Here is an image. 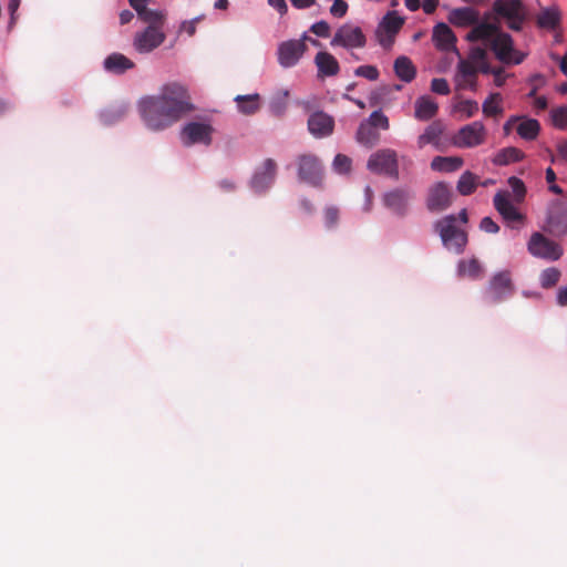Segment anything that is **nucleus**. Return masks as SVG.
<instances>
[{"mask_svg":"<svg viewBox=\"0 0 567 567\" xmlns=\"http://www.w3.org/2000/svg\"><path fill=\"white\" fill-rule=\"evenodd\" d=\"M449 21L455 27L474 25L467 34V40L484 42L499 62L520 64L525 60L526 55L514 48L511 34L504 32L496 23L486 20L480 22L477 10L470 7L453 9L449 13Z\"/></svg>","mask_w":567,"mask_h":567,"instance_id":"1","label":"nucleus"},{"mask_svg":"<svg viewBox=\"0 0 567 567\" xmlns=\"http://www.w3.org/2000/svg\"><path fill=\"white\" fill-rule=\"evenodd\" d=\"M140 114L152 131H163L193 110L188 92L179 83H168L158 95L143 97Z\"/></svg>","mask_w":567,"mask_h":567,"instance_id":"2","label":"nucleus"},{"mask_svg":"<svg viewBox=\"0 0 567 567\" xmlns=\"http://www.w3.org/2000/svg\"><path fill=\"white\" fill-rule=\"evenodd\" d=\"M494 21L501 28L503 20L512 31H522L528 20V10L520 0H495L493 2Z\"/></svg>","mask_w":567,"mask_h":567,"instance_id":"3","label":"nucleus"},{"mask_svg":"<svg viewBox=\"0 0 567 567\" xmlns=\"http://www.w3.org/2000/svg\"><path fill=\"white\" fill-rule=\"evenodd\" d=\"M435 231L440 235L443 246L455 252L462 254L467 244V234L456 226V216L447 215L434 224Z\"/></svg>","mask_w":567,"mask_h":567,"instance_id":"4","label":"nucleus"},{"mask_svg":"<svg viewBox=\"0 0 567 567\" xmlns=\"http://www.w3.org/2000/svg\"><path fill=\"white\" fill-rule=\"evenodd\" d=\"M368 168L375 174L399 179V164L396 152L390 148L380 150L373 153L367 164Z\"/></svg>","mask_w":567,"mask_h":567,"instance_id":"5","label":"nucleus"},{"mask_svg":"<svg viewBox=\"0 0 567 567\" xmlns=\"http://www.w3.org/2000/svg\"><path fill=\"white\" fill-rule=\"evenodd\" d=\"M527 249L532 256L548 261H556L564 254V250L558 243L547 238L542 233H534L530 236Z\"/></svg>","mask_w":567,"mask_h":567,"instance_id":"6","label":"nucleus"},{"mask_svg":"<svg viewBox=\"0 0 567 567\" xmlns=\"http://www.w3.org/2000/svg\"><path fill=\"white\" fill-rule=\"evenodd\" d=\"M486 128L481 121L472 122L461 127L453 136L452 143L461 148H473L485 143Z\"/></svg>","mask_w":567,"mask_h":567,"instance_id":"7","label":"nucleus"},{"mask_svg":"<svg viewBox=\"0 0 567 567\" xmlns=\"http://www.w3.org/2000/svg\"><path fill=\"white\" fill-rule=\"evenodd\" d=\"M453 203L452 188L447 183L437 182L433 184L425 198V206L431 213H441L447 209Z\"/></svg>","mask_w":567,"mask_h":567,"instance_id":"8","label":"nucleus"},{"mask_svg":"<svg viewBox=\"0 0 567 567\" xmlns=\"http://www.w3.org/2000/svg\"><path fill=\"white\" fill-rule=\"evenodd\" d=\"M298 176L300 181L312 186H319L323 179V168L319 158L313 154L298 157Z\"/></svg>","mask_w":567,"mask_h":567,"instance_id":"9","label":"nucleus"},{"mask_svg":"<svg viewBox=\"0 0 567 567\" xmlns=\"http://www.w3.org/2000/svg\"><path fill=\"white\" fill-rule=\"evenodd\" d=\"M306 39L303 34L301 39L284 41L278 47V62L282 68L295 66L307 51Z\"/></svg>","mask_w":567,"mask_h":567,"instance_id":"10","label":"nucleus"},{"mask_svg":"<svg viewBox=\"0 0 567 567\" xmlns=\"http://www.w3.org/2000/svg\"><path fill=\"white\" fill-rule=\"evenodd\" d=\"M365 42L367 39L361 28L352 27L350 24H343L336 31L330 44L331 47L353 49L363 48L365 45Z\"/></svg>","mask_w":567,"mask_h":567,"instance_id":"11","label":"nucleus"},{"mask_svg":"<svg viewBox=\"0 0 567 567\" xmlns=\"http://www.w3.org/2000/svg\"><path fill=\"white\" fill-rule=\"evenodd\" d=\"M166 39L162 29L146 27L134 37L133 47L138 53H150L158 48Z\"/></svg>","mask_w":567,"mask_h":567,"instance_id":"12","label":"nucleus"},{"mask_svg":"<svg viewBox=\"0 0 567 567\" xmlns=\"http://www.w3.org/2000/svg\"><path fill=\"white\" fill-rule=\"evenodd\" d=\"M213 132L214 128L209 124L190 122L184 126L182 131V140L187 146L193 144L209 145L212 143Z\"/></svg>","mask_w":567,"mask_h":567,"instance_id":"13","label":"nucleus"},{"mask_svg":"<svg viewBox=\"0 0 567 567\" xmlns=\"http://www.w3.org/2000/svg\"><path fill=\"white\" fill-rule=\"evenodd\" d=\"M277 164L274 159L267 158L260 168H258L250 182L251 188L256 193L266 192L275 182Z\"/></svg>","mask_w":567,"mask_h":567,"instance_id":"14","label":"nucleus"},{"mask_svg":"<svg viewBox=\"0 0 567 567\" xmlns=\"http://www.w3.org/2000/svg\"><path fill=\"white\" fill-rule=\"evenodd\" d=\"M411 198L412 194L409 189L395 188L383 195V204L393 214L402 217L408 213Z\"/></svg>","mask_w":567,"mask_h":567,"instance_id":"15","label":"nucleus"},{"mask_svg":"<svg viewBox=\"0 0 567 567\" xmlns=\"http://www.w3.org/2000/svg\"><path fill=\"white\" fill-rule=\"evenodd\" d=\"M477 73L478 69L473 62L463 59L460 60L455 74L456 87L460 90L470 89L471 91H476Z\"/></svg>","mask_w":567,"mask_h":567,"instance_id":"16","label":"nucleus"},{"mask_svg":"<svg viewBox=\"0 0 567 567\" xmlns=\"http://www.w3.org/2000/svg\"><path fill=\"white\" fill-rule=\"evenodd\" d=\"M491 300L499 302L513 292V284L509 271L496 274L489 281Z\"/></svg>","mask_w":567,"mask_h":567,"instance_id":"17","label":"nucleus"},{"mask_svg":"<svg viewBox=\"0 0 567 567\" xmlns=\"http://www.w3.org/2000/svg\"><path fill=\"white\" fill-rule=\"evenodd\" d=\"M334 127L333 118L322 111L312 113L308 118L309 132L315 137H326L332 134Z\"/></svg>","mask_w":567,"mask_h":567,"instance_id":"18","label":"nucleus"},{"mask_svg":"<svg viewBox=\"0 0 567 567\" xmlns=\"http://www.w3.org/2000/svg\"><path fill=\"white\" fill-rule=\"evenodd\" d=\"M494 207L507 223H520L524 216L509 200V195L506 192H498L494 196Z\"/></svg>","mask_w":567,"mask_h":567,"instance_id":"19","label":"nucleus"},{"mask_svg":"<svg viewBox=\"0 0 567 567\" xmlns=\"http://www.w3.org/2000/svg\"><path fill=\"white\" fill-rule=\"evenodd\" d=\"M432 39L435 47L441 51L456 50V37L452 29L444 22H440L433 28Z\"/></svg>","mask_w":567,"mask_h":567,"instance_id":"20","label":"nucleus"},{"mask_svg":"<svg viewBox=\"0 0 567 567\" xmlns=\"http://www.w3.org/2000/svg\"><path fill=\"white\" fill-rule=\"evenodd\" d=\"M315 63L318 69V76H334L340 71L338 60L329 52H318L315 58Z\"/></svg>","mask_w":567,"mask_h":567,"instance_id":"21","label":"nucleus"},{"mask_svg":"<svg viewBox=\"0 0 567 567\" xmlns=\"http://www.w3.org/2000/svg\"><path fill=\"white\" fill-rule=\"evenodd\" d=\"M414 106H415L414 116L419 121H429V120L433 118L439 111L437 103L429 95L420 96L415 101Z\"/></svg>","mask_w":567,"mask_h":567,"instance_id":"22","label":"nucleus"},{"mask_svg":"<svg viewBox=\"0 0 567 567\" xmlns=\"http://www.w3.org/2000/svg\"><path fill=\"white\" fill-rule=\"evenodd\" d=\"M134 66V62L122 53H112L104 60V69L114 74H123Z\"/></svg>","mask_w":567,"mask_h":567,"instance_id":"23","label":"nucleus"},{"mask_svg":"<svg viewBox=\"0 0 567 567\" xmlns=\"http://www.w3.org/2000/svg\"><path fill=\"white\" fill-rule=\"evenodd\" d=\"M393 70L395 75L405 83L412 82L416 76V69L414 64L411 59L405 55H401L395 59Z\"/></svg>","mask_w":567,"mask_h":567,"instance_id":"24","label":"nucleus"},{"mask_svg":"<svg viewBox=\"0 0 567 567\" xmlns=\"http://www.w3.org/2000/svg\"><path fill=\"white\" fill-rule=\"evenodd\" d=\"M561 14L556 7L543 9L537 16L536 23L542 29L556 30L560 27Z\"/></svg>","mask_w":567,"mask_h":567,"instance_id":"25","label":"nucleus"},{"mask_svg":"<svg viewBox=\"0 0 567 567\" xmlns=\"http://www.w3.org/2000/svg\"><path fill=\"white\" fill-rule=\"evenodd\" d=\"M463 164V158L458 156H435L431 162V168L437 172H454L460 169Z\"/></svg>","mask_w":567,"mask_h":567,"instance_id":"26","label":"nucleus"},{"mask_svg":"<svg viewBox=\"0 0 567 567\" xmlns=\"http://www.w3.org/2000/svg\"><path fill=\"white\" fill-rule=\"evenodd\" d=\"M516 131L522 138L533 141L539 134L540 124L535 118L520 117V123L517 125Z\"/></svg>","mask_w":567,"mask_h":567,"instance_id":"27","label":"nucleus"},{"mask_svg":"<svg viewBox=\"0 0 567 567\" xmlns=\"http://www.w3.org/2000/svg\"><path fill=\"white\" fill-rule=\"evenodd\" d=\"M404 23V19L400 17L395 11L388 12L381 23L380 29H382L390 38H393L402 28Z\"/></svg>","mask_w":567,"mask_h":567,"instance_id":"28","label":"nucleus"},{"mask_svg":"<svg viewBox=\"0 0 567 567\" xmlns=\"http://www.w3.org/2000/svg\"><path fill=\"white\" fill-rule=\"evenodd\" d=\"M524 158V153L517 147H505L501 150L494 157L495 165L504 166L511 163L519 162Z\"/></svg>","mask_w":567,"mask_h":567,"instance_id":"29","label":"nucleus"},{"mask_svg":"<svg viewBox=\"0 0 567 567\" xmlns=\"http://www.w3.org/2000/svg\"><path fill=\"white\" fill-rule=\"evenodd\" d=\"M443 133V127L440 122L431 123L417 138V146L423 148L427 144H437L440 136Z\"/></svg>","mask_w":567,"mask_h":567,"instance_id":"30","label":"nucleus"},{"mask_svg":"<svg viewBox=\"0 0 567 567\" xmlns=\"http://www.w3.org/2000/svg\"><path fill=\"white\" fill-rule=\"evenodd\" d=\"M235 101L238 110L246 115L255 114L260 109L258 94L237 95Z\"/></svg>","mask_w":567,"mask_h":567,"instance_id":"31","label":"nucleus"},{"mask_svg":"<svg viewBox=\"0 0 567 567\" xmlns=\"http://www.w3.org/2000/svg\"><path fill=\"white\" fill-rule=\"evenodd\" d=\"M478 177L470 171L464 172L456 185L457 192L463 196L473 194L477 187Z\"/></svg>","mask_w":567,"mask_h":567,"instance_id":"32","label":"nucleus"},{"mask_svg":"<svg viewBox=\"0 0 567 567\" xmlns=\"http://www.w3.org/2000/svg\"><path fill=\"white\" fill-rule=\"evenodd\" d=\"M380 138V134L372 127V125L361 123L358 132H357V140L359 143L372 147L374 146Z\"/></svg>","mask_w":567,"mask_h":567,"instance_id":"33","label":"nucleus"},{"mask_svg":"<svg viewBox=\"0 0 567 567\" xmlns=\"http://www.w3.org/2000/svg\"><path fill=\"white\" fill-rule=\"evenodd\" d=\"M460 276H467L472 279H478L482 277V266L480 261L475 258L470 260H461L457 266Z\"/></svg>","mask_w":567,"mask_h":567,"instance_id":"34","label":"nucleus"},{"mask_svg":"<svg viewBox=\"0 0 567 567\" xmlns=\"http://www.w3.org/2000/svg\"><path fill=\"white\" fill-rule=\"evenodd\" d=\"M502 95L492 93L483 103L482 110L485 116H498L503 114Z\"/></svg>","mask_w":567,"mask_h":567,"instance_id":"35","label":"nucleus"},{"mask_svg":"<svg viewBox=\"0 0 567 567\" xmlns=\"http://www.w3.org/2000/svg\"><path fill=\"white\" fill-rule=\"evenodd\" d=\"M140 19L147 23V27L158 28L163 30L165 20H166V13L162 10H153L147 9L143 11V14L140 17Z\"/></svg>","mask_w":567,"mask_h":567,"instance_id":"36","label":"nucleus"},{"mask_svg":"<svg viewBox=\"0 0 567 567\" xmlns=\"http://www.w3.org/2000/svg\"><path fill=\"white\" fill-rule=\"evenodd\" d=\"M561 277V272L556 267L544 269L539 275V282L542 288L549 289L555 287Z\"/></svg>","mask_w":567,"mask_h":567,"instance_id":"37","label":"nucleus"},{"mask_svg":"<svg viewBox=\"0 0 567 567\" xmlns=\"http://www.w3.org/2000/svg\"><path fill=\"white\" fill-rule=\"evenodd\" d=\"M551 122L555 127L564 130L567 127V106L553 109L550 112Z\"/></svg>","mask_w":567,"mask_h":567,"instance_id":"38","label":"nucleus"},{"mask_svg":"<svg viewBox=\"0 0 567 567\" xmlns=\"http://www.w3.org/2000/svg\"><path fill=\"white\" fill-rule=\"evenodd\" d=\"M352 161L349 156L344 154L336 155L332 167L339 174H346L351 171Z\"/></svg>","mask_w":567,"mask_h":567,"instance_id":"39","label":"nucleus"},{"mask_svg":"<svg viewBox=\"0 0 567 567\" xmlns=\"http://www.w3.org/2000/svg\"><path fill=\"white\" fill-rule=\"evenodd\" d=\"M364 123L372 125L374 130L377 127H381L382 130L389 128V118L381 111L372 112L369 116L368 122Z\"/></svg>","mask_w":567,"mask_h":567,"instance_id":"40","label":"nucleus"},{"mask_svg":"<svg viewBox=\"0 0 567 567\" xmlns=\"http://www.w3.org/2000/svg\"><path fill=\"white\" fill-rule=\"evenodd\" d=\"M508 185L511 186L516 200L518 203L522 202L526 195V187L524 182L518 177L512 176L508 178Z\"/></svg>","mask_w":567,"mask_h":567,"instance_id":"41","label":"nucleus"},{"mask_svg":"<svg viewBox=\"0 0 567 567\" xmlns=\"http://www.w3.org/2000/svg\"><path fill=\"white\" fill-rule=\"evenodd\" d=\"M456 110L463 113L466 118H470L478 112V103L473 100H465L457 104Z\"/></svg>","mask_w":567,"mask_h":567,"instance_id":"42","label":"nucleus"},{"mask_svg":"<svg viewBox=\"0 0 567 567\" xmlns=\"http://www.w3.org/2000/svg\"><path fill=\"white\" fill-rule=\"evenodd\" d=\"M354 74L357 76L365 78L370 81H377L379 79L380 72L374 65H360L355 69Z\"/></svg>","mask_w":567,"mask_h":567,"instance_id":"43","label":"nucleus"},{"mask_svg":"<svg viewBox=\"0 0 567 567\" xmlns=\"http://www.w3.org/2000/svg\"><path fill=\"white\" fill-rule=\"evenodd\" d=\"M287 96L288 92L285 91L282 94L274 97L270 102V110L274 114L280 115L286 109L287 105Z\"/></svg>","mask_w":567,"mask_h":567,"instance_id":"44","label":"nucleus"},{"mask_svg":"<svg viewBox=\"0 0 567 567\" xmlns=\"http://www.w3.org/2000/svg\"><path fill=\"white\" fill-rule=\"evenodd\" d=\"M432 92L441 95H447L450 93V85L443 78H435L431 82Z\"/></svg>","mask_w":567,"mask_h":567,"instance_id":"45","label":"nucleus"},{"mask_svg":"<svg viewBox=\"0 0 567 567\" xmlns=\"http://www.w3.org/2000/svg\"><path fill=\"white\" fill-rule=\"evenodd\" d=\"M339 209L334 206H329L324 209V223L328 228H332L338 224Z\"/></svg>","mask_w":567,"mask_h":567,"instance_id":"46","label":"nucleus"},{"mask_svg":"<svg viewBox=\"0 0 567 567\" xmlns=\"http://www.w3.org/2000/svg\"><path fill=\"white\" fill-rule=\"evenodd\" d=\"M310 31L318 37L328 38L330 35V25L328 22L321 20L311 25Z\"/></svg>","mask_w":567,"mask_h":567,"instance_id":"47","label":"nucleus"},{"mask_svg":"<svg viewBox=\"0 0 567 567\" xmlns=\"http://www.w3.org/2000/svg\"><path fill=\"white\" fill-rule=\"evenodd\" d=\"M348 3L343 0H334L332 6L330 7V13L333 17L342 18L347 14Z\"/></svg>","mask_w":567,"mask_h":567,"instance_id":"48","label":"nucleus"},{"mask_svg":"<svg viewBox=\"0 0 567 567\" xmlns=\"http://www.w3.org/2000/svg\"><path fill=\"white\" fill-rule=\"evenodd\" d=\"M529 82L532 84V89H530L529 93L527 94V97H535V96H537V92L540 89V86H543L545 84V79L542 74H534L529 79Z\"/></svg>","mask_w":567,"mask_h":567,"instance_id":"49","label":"nucleus"},{"mask_svg":"<svg viewBox=\"0 0 567 567\" xmlns=\"http://www.w3.org/2000/svg\"><path fill=\"white\" fill-rule=\"evenodd\" d=\"M480 228L488 234H496L499 230L498 225L491 217H484L480 223Z\"/></svg>","mask_w":567,"mask_h":567,"instance_id":"50","label":"nucleus"},{"mask_svg":"<svg viewBox=\"0 0 567 567\" xmlns=\"http://www.w3.org/2000/svg\"><path fill=\"white\" fill-rule=\"evenodd\" d=\"M486 56H487V52L485 49L475 48L471 51L470 59L467 61H471L474 64H477V63L486 60Z\"/></svg>","mask_w":567,"mask_h":567,"instance_id":"51","label":"nucleus"},{"mask_svg":"<svg viewBox=\"0 0 567 567\" xmlns=\"http://www.w3.org/2000/svg\"><path fill=\"white\" fill-rule=\"evenodd\" d=\"M548 226L551 228L553 231L556 233H565L567 230L566 226H561L560 221L558 220V217L550 214L547 219Z\"/></svg>","mask_w":567,"mask_h":567,"instance_id":"52","label":"nucleus"},{"mask_svg":"<svg viewBox=\"0 0 567 567\" xmlns=\"http://www.w3.org/2000/svg\"><path fill=\"white\" fill-rule=\"evenodd\" d=\"M150 0H128L130 6L136 11L138 18L143 14V11L147 10V2Z\"/></svg>","mask_w":567,"mask_h":567,"instance_id":"53","label":"nucleus"},{"mask_svg":"<svg viewBox=\"0 0 567 567\" xmlns=\"http://www.w3.org/2000/svg\"><path fill=\"white\" fill-rule=\"evenodd\" d=\"M494 75V83L496 86L501 87L505 84L507 75L504 74L503 68H496L493 72Z\"/></svg>","mask_w":567,"mask_h":567,"instance_id":"54","label":"nucleus"},{"mask_svg":"<svg viewBox=\"0 0 567 567\" xmlns=\"http://www.w3.org/2000/svg\"><path fill=\"white\" fill-rule=\"evenodd\" d=\"M421 6L426 14H432L439 6V0H423Z\"/></svg>","mask_w":567,"mask_h":567,"instance_id":"55","label":"nucleus"},{"mask_svg":"<svg viewBox=\"0 0 567 567\" xmlns=\"http://www.w3.org/2000/svg\"><path fill=\"white\" fill-rule=\"evenodd\" d=\"M534 100V107L536 112L545 111L548 106L547 99L545 96H535L532 97Z\"/></svg>","mask_w":567,"mask_h":567,"instance_id":"56","label":"nucleus"},{"mask_svg":"<svg viewBox=\"0 0 567 567\" xmlns=\"http://www.w3.org/2000/svg\"><path fill=\"white\" fill-rule=\"evenodd\" d=\"M269 4L274 7L280 14L287 12V3L285 0H268Z\"/></svg>","mask_w":567,"mask_h":567,"instance_id":"57","label":"nucleus"},{"mask_svg":"<svg viewBox=\"0 0 567 567\" xmlns=\"http://www.w3.org/2000/svg\"><path fill=\"white\" fill-rule=\"evenodd\" d=\"M196 21H197V19L190 20V21H184L182 23V30L187 32V34L190 37L194 35L196 32Z\"/></svg>","mask_w":567,"mask_h":567,"instance_id":"58","label":"nucleus"},{"mask_svg":"<svg viewBox=\"0 0 567 567\" xmlns=\"http://www.w3.org/2000/svg\"><path fill=\"white\" fill-rule=\"evenodd\" d=\"M475 65L478 69V72H481L483 74H493V72L496 69V68L491 66V64L486 60H484Z\"/></svg>","mask_w":567,"mask_h":567,"instance_id":"59","label":"nucleus"},{"mask_svg":"<svg viewBox=\"0 0 567 567\" xmlns=\"http://www.w3.org/2000/svg\"><path fill=\"white\" fill-rule=\"evenodd\" d=\"M291 4L298 9L310 8L316 3V0H290Z\"/></svg>","mask_w":567,"mask_h":567,"instance_id":"60","label":"nucleus"},{"mask_svg":"<svg viewBox=\"0 0 567 567\" xmlns=\"http://www.w3.org/2000/svg\"><path fill=\"white\" fill-rule=\"evenodd\" d=\"M557 152L559 157L567 163V141H561L557 144Z\"/></svg>","mask_w":567,"mask_h":567,"instance_id":"61","label":"nucleus"},{"mask_svg":"<svg viewBox=\"0 0 567 567\" xmlns=\"http://www.w3.org/2000/svg\"><path fill=\"white\" fill-rule=\"evenodd\" d=\"M557 302L560 306H567V287H563L558 290Z\"/></svg>","mask_w":567,"mask_h":567,"instance_id":"62","label":"nucleus"},{"mask_svg":"<svg viewBox=\"0 0 567 567\" xmlns=\"http://www.w3.org/2000/svg\"><path fill=\"white\" fill-rule=\"evenodd\" d=\"M134 14L132 11L130 10H123L121 13H120V21H121V24H126L128 22L132 21Z\"/></svg>","mask_w":567,"mask_h":567,"instance_id":"63","label":"nucleus"},{"mask_svg":"<svg viewBox=\"0 0 567 567\" xmlns=\"http://www.w3.org/2000/svg\"><path fill=\"white\" fill-rule=\"evenodd\" d=\"M553 58L556 60H559L560 71L567 76V53L561 58H558V56H553Z\"/></svg>","mask_w":567,"mask_h":567,"instance_id":"64","label":"nucleus"}]
</instances>
